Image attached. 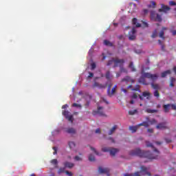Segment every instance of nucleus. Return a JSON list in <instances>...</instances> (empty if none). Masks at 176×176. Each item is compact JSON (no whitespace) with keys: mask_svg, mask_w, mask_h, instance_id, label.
<instances>
[{"mask_svg":"<svg viewBox=\"0 0 176 176\" xmlns=\"http://www.w3.org/2000/svg\"><path fill=\"white\" fill-rule=\"evenodd\" d=\"M146 145L148 148H152L154 149L155 153H156L155 156H153L154 154L150 153V151H142L140 148H136L132 150L130 152L131 156H139V157H147V159H157V156L160 155V152L158 151L157 148L153 146V144L149 142H146Z\"/></svg>","mask_w":176,"mask_h":176,"instance_id":"1","label":"nucleus"},{"mask_svg":"<svg viewBox=\"0 0 176 176\" xmlns=\"http://www.w3.org/2000/svg\"><path fill=\"white\" fill-rule=\"evenodd\" d=\"M145 78H148V79H151L153 82L157 80V74H151V73H145L144 72H142V76L139 78V83H142V85H144L145 86H148L149 82L145 80Z\"/></svg>","mask_w":176,"mask_h":176,"instance_id":"2","label":"nucleus"},{"mask_svg":"<svg viewBox=\"0 0 176 176\" xmlns=\"http://www.w3.org/2000/svg\"><path fill=\"white\" fill-rule=\"evenodd\" d=\"M122 64H124V59L112 58L107 62V67H109L110 65H113V67L116 68L117 67H119V65H122Z\"/></svg>","mask_w":176,"mask_h":176,"instance_id":"3","label":"nucleus"},{"mask_svg":"<svg viewBox=\"0 0 176 176\" xmlns=\"http://www.w3.org/2000/svg\"><path fill=\"white\" fill-rule=\"evenodd\" d=\"M140 168L141 170L140 172H135V173H131V174L126 173L124 175V176H141L140 174L142 173H144V174H142V175L152 176L151 173L148 172V168L145 167L144 166H142Z\"/></svg>","mask_w":176,"mask_h":176,"instance_id":"4","label":"nucleus"},{"mask_svg":"<svg viewBox=\"0 0 176 176\" xmlns=\"http://www.w3.org/2000/svg\"><path fill=\"white\" fill-rule=\"evenodd\" d=\"M102 152H109L111 156H115L119 150L118 148H111V147H103L102 148Z\"/></svg>","mask_w":176,"mask_h":176,"instance_id":"5","label":"nucleus"},{"mask_svg":"<svg viewBox=\"0 0 176 176\" xmlns=\"http://www.w3.org/2000/svg\"><path fill=\"white\" fill-rule=\"evenodd\" d=\"M151 19L154 21H158L159 23L162 22V15L159 14H156V12L151 11Z\"/></svg>","mask_w":176,"mask_h":176,"instance_id":"6","label":"nucleus"},{"mask_svg":"<svg viewBox=\"0 0 176 176\" xmlns=\"http://www.w3.org/2000/svg\"><path fill=\"white\" fill-rule=\"evenodd\" d=\"M62 114L69 122H71V123H74V116L69 115V111H63Z\"/></svg>","mask_w":176,"mask_h":176,"instance_id":"7","label":"nucleus"},{"mask_svg":"<svg viewBox=\"0 0 176 176\" xmlns=\"http://www.w3.org/2000/svg\"><path fill=\"white\" fill-rule=\"evenodd\" d=\"M135 32L137 31L135 30V28H132V30L129 32V41H135V38L137 36H135Z\"/></svg>","mask_w":176,"mask_h":176,"instance_id":"8","label":"nucleus"},{"mask_svg":"<svg viewBox=\"0 0 176 176\" xmlns=\"http://www.w3.org/2000/svg\"><path fill=\"white\" fill-rule=\"evenodd\" d=\"M170 10L171 8L168 6H166L164 4H161V8L158 10V12H160V13H162V12H163L164 13H167V12H168V10Z\"/></svg>","mask_w":176,"mask_h":176,"instance_id":"9","label":"nucleus"},{"mask_svg":"<svg viewBox=\"0 0 176 176\" xmlns=\"http://www.w3.org/2000/svg\"><path fill=\"white\" fill-rule=\"evenodd\" d=\"M98 172L100 174H107V176H109V168H102L100 166L98 168Z\"/></svg>","mask_w":176,"mask_h":176,"instance_id":"10","label":"nucleus"},{"mask_svg":"<svg viewBox=\"0 0 176 176\" xmlns=\"http://www.w3.org/2000/svg\"><path fill=\"white\" fill-rule=\"evenodd\" d=\"M84 98L86 100L87 103L85 104V107H89L90 105V101H91V99L93 98V96L91 95L85 94L84 96Z\"/></svg>","mask_w":176,"mask_h":176,"instance_id":"11","label":"nucleus"},{"mask_svg":"<svg viewBox=\"0 0 176 176\" xmlns=\"http://www.w3.org/2000/svg\"><path fill=\"white\" fill-rule=\"evenodd\" d=\"M116 89H118V85H114V87L109 91H107V94L109 97H112L115 93H116Z\"/></svg>","mask_w":176,"mask_h":176,"instance_id":"12","label":"nucleus"},{"mask_svg":"<svg viewBox=\"0 0 176 176\" xmlns=\"http://www.w3.org/2000/svg\"><path fill=\"white\" fill-rule=\"evenodd\" d=\"M156 128L160 130H163L164 129H167V125L166 124V122H162V123L158 124Z\"/></svg>","mask_w":176,"mask_h":176,"instance_id":"13","label":"nucleus"},{"mask_svg":"<svg viewBox=\"0 0 176 176\" xmlns=\"http://www.w3.org/2000/svg\"><path fill=\"white\" fill-rule=\"evenodd\" d=\"M94 87H98L99 89H105L107 85L100 84V82H95L94 84Z\"/></svg>","mask_w":176,"mask_h":176,"instance_id":"14","label":"nucleus"},{"mask_svg":"<svg viewBox=\"0 0 176 176\" xmlns=\"http://www.w3.org/2000/svg\"><path fill=\"white\" fill-rule=\"evenodd\" d=\"M63 166H65V168H72L75 164L74 163L65 162L63 163Z\"/></svg>","mask_w":176,"mask_h":176,"instance_id":"15","label":"nucleus"},{"mask_svg":"<svg viewBox=\"0 0 176 176\" xmlns=\"http://www.w3.org/2000/svg\"><path fill=\"white\" fill-rule=\"evenodd\" d=\"M121 82H131V83H134V80L130 76H126L121 80Z\"/></svg>","mask_w":176,"mask_h":176,"instance_id":"16","label":"nucleus"},{"mask_svg":"<svg viewBox=\"0 0 176 176\" xmlns=\"http://www.w3.org/2000/svg\"><path fill=\"white\" fill-rule=\"evenodd\" d=\"M102 109H104V107H98V111H96V113H98L100 116H107Z\"/></svg>","mask_w":176,"mask_h":176,"instance_id":"17","label":"nucleus"},{"mask_svg":"<svg viewBox=\"0 0 176 176\" xmlns=\"http://www.w3.org/2000/svg\"><path fill=\"white\" fill-rule=\"evenodd\" d=\"M170 107H171V104L163 105L164 111L165 112V113H168V112H170Z\"/></svg>","mask_w":176,"mask_h":176,"instance_id":"18","label":"nucleus"},{"mask_svg":"<svg viewBox=\"0 0 176 176\" xmlns=\"http://www.w3.org/2000/svg\"><path fill=\"white\" fill-rule=\"evenodd\" d=\"M118 129V125H114L109 131V135H112L115 131H116V129Z\"/></svg>","mask_w":176,"mask_h":176,"instance_id":"19","label":"nucleus"},{"mask_svg":"<svg viewBox=\"0 0 176 176\" xmlns=\"http://www.w3.org/2000/svg\"><path fill=\"white\" fill-rule=\"evenodd\" d=\"M170 74H171V70H166L165 72H163L161 74V78H166L167 75H170Z\"/></svg>","mask_w":176,"mask_h":176,"instance_id":"20","label":"nucleus"},{"mask_svg":"<svg viewBox=\"0 0 176 176\" xmlns=\"http://www.w3.org/2000/svg\"><path fill=\"white\" fill-rule=\"evenodd\" d=\"M66 133H67L68 134H76V130L74 128H68L66 130Z\"/></svg>","mask_w":176,"mask_h":176,"instance_id":"21","label":"nucleus"},{"mask_svg":"<svg viewBox=\"0 0 176 176\" xmlns=\"http://www.w3.org/2000/svg\"><path fill=\"white\" fill-rule=\"evenodd\" d=\"M146 112L147 113H157L159 112V110H157V109H146Z\"/></svg>","mask_w":176,"mask_h":176,"instance_id":"22","label":"nucleus"},{"mask_svg":"<svg viewBox=\"0 0 176 176\" xmlns=\"http://www.w3.org/2000/svg\"><path fill=\"white\" fill-rule=\"evenodd\" d=\"M143 97L146 98V100H149L151 98V93L149 91H144L142 93Z\"/></svg>","mask_w":176,"mask_h":176,"instance_id":"23","label":"nucleus"},{"mask_svg":"<svg viewBox=\"0 0 176 176\" xmlns=\"http://www.w3.org/2000/svg\"><path fill=\"white\" fill-rule=\"evenodd\" d=\"M104 45H105V46H109V47H113V43L108 40H104Z\"/></svg>","mask_w":176,"mask_h":176,"instance_id":"24","label":"nucleus"},{"mask_svg":"<svg viewBox=\"0 0 176 176\" xmlns=\"http://www.w3.org/2000/svg\"><path fill=\"white\" fill-rule=\"evenodd\" d=\"M137 21H138L137 19L136 18H133L132 19V24H133V25H135L137 28L141 27V24L137 23Z\"/></svg>","mask_w":176,"mask_h":176,"instance_id":"25","label":"nucleus"},{"mask_svg":"<svg viewBox=\"0 0 176 176\" xmlns=\"http://www.w3.org/2000/svg\"><path fill=\"white\" fill-rule=\"evenodd\" d=\"M113 76L111 74V72L107 71L105 74V78L107 79V80H111V78H113Z\"/></svg>","mask_w":176,"mask_h":176,"instance_id":"26","label":"nucleus"},{"mask_svg":"<svg viewBox=\"0 0 176 176\" xmlns=\"http://www.w3.org/2000/svg\"><path fill=\"white\" fill-rule=\"evenodd\" d=\"M124 64H122L121 65H118L120 67V72L122 74V72H124V74H127V69H124L123 67Z\"/></svg>","mask_w":176,"mask_h":176,"instance_id":"27","label":"nucleus"},{"mask_svg":"<svg viewBox=\"0 0 176 176\" xmlns=\"http://www.w3.org/2000/svg\"><path fill=\"white\" fill-rule=\"evenodd\" d=\"M151 87L154 89V90H159L160 89L158 84H155L153 82L151 83Z\"/></svg>","mask_w":176,"mask_h":176,"instance_id":"28","label":"nucleus"},{"mask_svg":"<svg viewBox=\"0 0 176 176\" xmlns=\"http://www.w3.org/2000/svg\"><path fill=\"white\" fill-rule=\"evenodd\" d=\"M176 79L174 77L170 78V87H174V82H175Z\"/></svg>","mask_w":176,"mask_h":176,"instance_id":"29","label":"nucleus"},{"mask_svg":"<svg viewBox=\"0 0 176 176\" xmlns=\"http://www.w3.org/2000/svg\"><path fill=\"white\" fill-rule=\"evenodd\" d=\"M129 68H131L132 72H135L136 69L135 67H134V65L133 62H131L129 65Z\"/></svg>","mask_w":176,"mask_h":176,"instance_id":"30","label":"nucleus"},{"mask_svg":"<svg viewBox=\"0 0 176 176\" xmlns=\"http://www.w3.org/2000/svg\"><path fill=\"white\" fill-rule=\"evenodd\" d=\"M129 130H131L132 133H135V131L138 130V126H129Z\"/></svg>","mask_w":176,"mask_h":176,"instance_id":"31","label":"nucleus"},{"mask_svg":"<svg viewBox=\"0 0 176 176\" xmlns=\"http://www.w3.org/2000/svg\"><path fill=\"white\" fill-rule=\"evenodd\" d=\"M159 45L161 46V49L162 52H166V48L164 47V45H163V43H162L161 40H158Z\"/></svg>","mask_w":176,"mask_h":176,"instance_id":"32","label":"nucleus"},{"mask_svg":"<svg viewBox=\"0 0 176 176\" xmlns=\"http://www.w3.org/2000/svg\"><path fill=\"white\" fill-rule=\"evenodd\" d=\"M140 85H135V88L132 89V91H139V93H141V90H140Z\"/></svg>","mask_w":176,"mask_h":176,"instance_id":"33","label":"nucleus"},{"mask_svg":"<svg viewBox=\"0 0 176 176\" xmlns=\"http://www.w3.org/2000/svg\"><path fill=\"white\" fill-rule=\"evenodd\" d=\"M69 146L70 149H74V148H75V146H76L75 142H69Z\"/></svg>","mask_w":176,"mask_h":176,"instance_id":"34","label":"nucleus"},{"mask_svg":"<svg viewBox=\"0 0 176 176\" xmlns=\"http://www.w3.org/2000/svg\"><path fill=\"white\" fill-rule=\"evenodd\" d=\"M88 159L89 162H94L96 160V157L93 155V154L89 155Z\"/></svg>","mask_w":176,"mask_h":176,"instance_id":"35","label":"nucleus"},{"mask_svg":"<svg viewBox=\"0 0 176 176\" xmlns=\"http://www.w3.org/2000/svg\"><path fill=\"white\" fill-rule=\"evenodd\" d=\"M50 163L52 164H54V166H57V164H58V162L57 161V159H54L50 161Z\"/></svg>","mask_w":176,"mask_h":176,"instance_id":"36","label":"nucleus"},{"mask_svg":"<svg viewBox=\"0 0 176 176\" xmlns=\"http://www.w3.org/2000/svg\"><path fill=\"white\" fill-rule=\"evenodd\" d=\"M157 36V30H155L151 35V38H156Z\"/></svg>","mask_w":176,"mask_h":176,"instance_id":"37","label":"nucleus"},{"mask_svg":"<svg viewBox=\"0 0 176 176\" xmlns=\"http://www.w3.org/2000/svg\"><path fill=\"white\" fill-rule=\"evenodd\" d=\"M154 97H157V98H159L160 97V94H159V91L155 90L154 91Z\"/></svg>","mask_w":176,"mask_h":176,"instance_id":"38","label":"nucleus"},{"mask_svg":"<svg viewBox=\"0 0 176 176\" xmlns=\"http://www.w3.org/2000/svg\"><path fill=\"white\" fill-rule=\"evenodd\" d=\"M159 36L162 38V39H164V32L163 30L160 31Z\"/></svg>","mask_w":176,"mask_h":176,"instance_id":"39","label":"nucleus"},{"mask_svg":"<svg viewBox=\"0 0 176 176\" xmlns=\"http://www.w3.org/2000/svg\"><path fill=\"white\" fill-rule=\"evenodd\" d=\"M62 173H65V168H60L58 170V174H61Z\"/></svg>","mask_w":176,"mask_h":176,"instance_id":"40","label":"nucleus"},{"mask_svg":"<svg viewBox=\"0 0 176 176\" xmlns=\"http://www.w3.org/2000/svg\"><path fill=\"white\" fill-rule=\"evenodd\" d=\"M72 107H76V108H82V105L77 104V103H73Z\"/></svg>","mask_w":176,"mask_h":176,"instance_id":"41","label":"nucleus"},{"mask_svg":"<svg viewBox=\"0 0 176 176\" xmlns=\"http://www.w3.org/2000/svg\"><path fill=\"white\" fill-rule=\"evenodd\" d=\"M137 112H138L137 109H135L133 111H129V115H135V113H137Z\"/></svg>","mask_w":176,"mask_h":176,"instance_id":"42","label":"nucleus"},{"mask_svg":"<svg viewBox=\"0 0 176 176\" xmlns=\"http://www.w3.org/2000/svg\"><path fill=\"white\" fill-rule=\"evenodd\" d=\"M91 150H92L93 152H94V153H96L98 156H100V153L96 151V148H94V147H91Z\"/></svg>","mask_w":176,"mask_h":176,"instance_id":"43","label":"nucleus"},{"mask_svg":"<svg viewBox=\"0 0 176 176\" xmlns=\"http://www.w3.org/2000/svg\"><path fill=\"white\" fill-rule=\"evenodd\" d=\"M142 23L143 24V26L145 28H148L149 27V25L148 24V23L144 21H142Z\"/></svg>","mask_w":176,"mask_h":176,"instance_id":"44","label":"nucleus"},{"mask_svg":"<svg viewBox=\"0 0 176 176\" xmlns=\"http://www.w3.org/2000/svg\"><path fill=\"white\" fill-rule=\"evenodd\" d=\"M169 5L170 6H176V3L175 1H169Z\"/></svg>","mask_w":176,"mask_h":176,"instance_id":"45","label":"nucleus"},{"mask_svg":"<svg viewBox=\"0 0 176 176\" xmlns=\"http://www.w3.org/2000/svg\"><path fill=\"white\" fill-rule=\"evenodd\" d=\"M52 149L54 151L53 155H57V147L54 146Z\"/></svg>","mask_w":176,"mask_h":176,"instance_id":"46","label":"nucleus"},{"mask_svg":"<svg viewBox=\"0 0 176 176\" xmlns=\"http://www.w3.org/2000/svg\"><path fill=\"white\" fill-rule=\"evenodd\" d=\"M74 160H76V162H79L82 160V158H80L79 156L74 157Z\"/></svg>","mask_w":176,"mask_h":176,"instance_id":"47","label":"nucleus"},{"mask_svg":"<svg viewBox=\"0 0 176 176\" xmlns=\"http://www.w3.org/2000/svg\"><path fill=\"white\" fill-rule=\"evenodd\" d=\"M170 107L172 108V109L173 111H176V104H170Z\"/></svg>","mask_w":176,"mask_h":176,"instance_id":"48","label":"nucleus"},{"mask_svg":"<svg viewBox=\"0 0 176 176\" xmlns=\"http://www.w3.org/2000/svg\"><path fill=\"white\" fill-rule=\"evenodd\" d=\"M65 174H67V175L68 176H72V172H69L68 170H65Z\"/></svg>","mask_w":176,"mask_h":176,"instance_id":"49","label":"nucleus"},{"mask_svg":"<svg viewBox=\"0 0 176 176\" xmlns=\"http://www.w3.org/2000/svg\"><path fill=\"white\" fill-rule=\"evenodd\" d=\"M111 87H112V82H109V85H108L107 91H109V90H111Z\"/></svg>","mask_w":176,"mask_h":176,"instance_id":"50","label":"nucleus"},{"mask_svg":"<svg viewBox=\"0 0 176 176\" xmlns=\"http://www.w3.org/2000/svg\"><path fill=\"white\" fill-rule=\"evenodd\" d=\"M143 126H144V127H149V124L148 122H143Z\"/></svg>","mask_w":176,"mask_h":176,"instance_id":"51","label":"nucleus"},{"mask_svg":"<svg viewBox=\"0 0 176 176\" xmlns=\"http://www.w3.org/2000/svg\"><path fill=\"white\" fill-rule=\"evenodd\" d=\"M91 69H96V64L94 63L91 64Z\"/></svg>","mask_w":176,"mask_h":176,"instance_id":"52","label":"nucleus"},{"mask_svg":"<svg viewBox=\"0 0 176 176\" xmlns=\"http://www.w3.org/2000/svg\"><path fill=\"white\" fill-rule=\"evenodd\" d=\"M151 5H152L151 7H153V8H156V2H155V1H151Z\"/></svg>","mask_w":176,"mask_h":176,"instance_id":"53","label":"nucleus"},{"mask_svg":"<svg viewBox=\"0 0 176 176\" xmlns=\"http://www.w3.org/2000/svg\"><path fill=\"white\" fill-rule=\"evenodd\" d=\"M93 76H94V74H93L92 72H89L88 78H93Z\"/></svg>","mask_w":176,"mask_h":176,"instance_id":"54","label":"nucleus"},{"mask_svg":"<svg viewBox=\"0 0 176 176\" xmlns=\"http://www.w3.org/2000/svg\"><path fill=\"white\" fill-rule=\"evenodd\" d=\"M95 133L96 134H100L101 133V130L100 129H97L96 131H95Z\"/></svg>","mask_w":176,"mask_h":176,"instance_id":"55","label":"nucleus"},{"mask_svg":"<svg viewBox=\"0 0 176 176\" xmlns=\"http://www.w3.org/2000/svg\"><path fill=\"white\" fill-rule=\"evenodd\" d=\"M170 32L172 33V35H173V36H175V35H176V30H170Z\"/></svg>","mask_w":176,"mask_h":176,"instance_id":"56","label":"nucleus"},{"mask_svg":"<svg viewBox=\"0 0 176 176\" xmlns=\"http://www.w3.org/2000/svg\"><path fill=\"white\" fill-rule=\"evenodd\" d=\"M150 123H151V124H155V123H156V120L153 119L152 120L150 121Z\"/></svg>","mask_w":176,"mask_h":176,"instance_id":"57","label":"nucleus"},{"mask_svg":"<svg viewBox=\"0 0 176 176\" xmlns=\"http://www.w3.org/2000/svg\"><path fill=\"white\" fill-rule=\"evenodd\" d=\"M165 141H166V144H170V142H171V140L167 139V138H165Z\"/></svg>","mask_w":176,"mask_h":176,"instance_id":"58","label":"nucleus"},{"mask_svg":"<svg viewBox=\"0 0 176 176\" xmlns=\"http://www.w3.org/2000/svg\"><path fill=\"white\" fill-rule=\"evenodd\" d=\"M132 98H138V96H137L136 94H133V95L132 96Z\"/></svg>","mask_w":176,"mask_h":176,"instance_id":"59","label":"nucleus"},{"mask_svg":"<svg viewBox=\"0 0 176 176\" xmlns=\"http://www.w3.org/2000/svg\"><path fill=\"white\" fill-rule=\"evenodd\" d=\"M67 108H68V104H65L62 106V109H65Z\"/></svg>","mask_w":176,"mask_h":176,"instance_id":"60","label":"nucleus"},{"mask_svg":"<svg viewBox=\"0 0 176 176\" xmlns=\"http://www.w3.org/2000/svg\"><path fill=\"white\" fill-rule=\"evenodd\" d=\"M109 140H111V142H113V144H115V139H113V138H109Z\"/></svg>","mask_w":176,"mask_h":176,"instance_id":"61","label":"nucleus"},{"mask_svg":"<svg viewBox=\"0 0 176 176\" xmlns=\"http://www.w3.org/2000/svg\"><path fill=\"white\" fill-rule=\"evenodd\" d=\"M121 74L122 73L120 72L118 73H116V78H119Z\"/></svg>","mask_w":176,"mask_h":176,"instance_id":"62","label":"nucleus"},{"mask_svg":"<svg viewBox=\"0 0 176 176\" xmlns=\"http://www.w3.org/2000/svg\"><path fill=\"white\" fill-rule=\"evenodd\" d=\"M147 131H148V133H153V129H148L147 130Z\"/></svg>","mask_w":176,"mask_h":176,"instance_id":"63","label":"nucleus"},{"mask_svg":"<svg viewBox=\"0 0 176 176\" xmlns=\"http://www.w3.org/2000/svg\"><path fill=\"white\" fill-rule=\"evenodd\" d=\"M139 98L140 100H141L142 101H143L144 100V96H141V95H139Z\"/></svg>","mask_w":176,"mask_h":176,"instance_id":"64","label":"nucleus"}]
</instances>
